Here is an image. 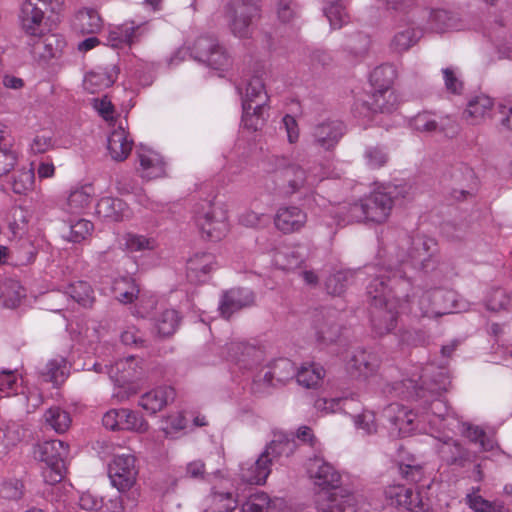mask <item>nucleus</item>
<instances>
[{"label": "nucleus", "instance_id": "4468645a", "mask_svg": "<svg viewBox=\"0 0 512 512\" xmlns=\"http://www.w3.org/2000/svg\"><path fill=\"white\" fill-rule=\"evenodd\" d=\"M383 416L390 422L391 434L395 436H409L417 427L416 414L413 410L398 403L388 405L383 411Z\"/></svg>", "mask_w": 512, "mask_h": 512}, {"label": "nucleus", "instance_id": "7c9ffc66", "mask_svg": "<svg viewBox=\"0 0 512 512\" xmlns=\"http://www.w3.org/2000/svg\"><path fill=\"white\" fill-rule=\"evenodd\" d=\"M146 31L144 24L126 22L110 30L108 42L112 47L118 48L122 45H132Z\"/></svg>", "mask_w": 512, "mask_h": 512}, {"label": "nucleus", "instance_id": "f03ea898", "mask_svg": "<svg viewBox=\"0 0 512 512\" xmlns=\"http://www.w3.org/2000/svg\"><path fill=\"white\" fill-rule=\"evenodd\" d=\"M411 187L406 184H388L373 189L359 202L342 208L340 222L384 224L388 221L395 202L406 198Z\"/></svg>", "mask_w": 512, "mask_h": 512}, {"label": "nucleus", "instance_id": "cd10ccee", "mask_svg": "<svg viewBox=\"0 0 512 512\" xmlns=\"http://www.w3.org/2000/svg\"><path fill=\"white\" fill-rule=\"evenodd\" d=\"M175 396L173 387L159 386L143 394L140 397L139 405L148 413L155 414L173 401Z\"/></svg>", "mask_w": 512, "mask_h": 512}, {"label": "nucleus", "instance_id": "69168bd1", "mask_svg": "<svg viewBox=\"0 0 512 512\" xmlns=\"http://www.w3.org/2000/svg\"><path fill=\"white\" fill-rule=\"evenodd\" d=\"M162 431L166 437H174V435L187 426V420L181 412L168 415L163 420Z\"/></svg>", "mask_w": 512, "mask_h": 512}, {"label": "nucleus", "instance_id": "e2e57ef3", "mask_svg": "<svg viewBox=\"0 0 512 512\" xmlns=\"http://www.w3.org/2000/svg\"><path fill=\"white\" fill-rule=\"evenodd\" d=\"M67 363L63 358L54 359L47 363L45 375L54 384H60L67 377Z\"/></svg>", "mask_w": 512, "mask_h": 512}, {"label": "nucleus", "instance_id": "7ed1b4c3", "mask_svg": "<svg viewBox=\"0 0 512 512\" xmlns=\"http://www.w3.org/2000/svg\"><path fill=\"white\" fill-rule=\"evenodd\" d=\"M293 449L294 442L288 439L271 441L255 461L241 464L240 478L249 484H264L271 473L273 462L281 456H289Z\"/></svg>", "mask_w": 512, "mask_h": 512}, {"label": "nucleus", "instance_id": "2eb2a0df", "mask_svg": "<svg viewBox=\"0 0 512 512\" xmlns=\"http://www.w3.org/2000/svg\"><path fill=\"white\" fill-rule=\"evenodd\" d=\"M314 504L318 512H354V498L343 494L342 489L318 490L314 495Z\"/></svg>", "mask_w": 512, "mask_h": 512}, {"label": "nucleus", "instance_id": "2f4dec72", "mask_svg": "<svg viewBox=\"0 0 512 512\" xmlns=\"http://www.w3.org/2000/svg\"><path fill=\"white\" fill-rule=\"evenodd\" d=\"M96 214L108 221L119 222L128 219L131 211L121 199L103 197L96 204Z\"/></svg>", "mask_w": 512, "mask_h": 512}, {"label": "nucleus", "instance_id": "bf43d9fd", "mask_svg": "<svg viewBox=\"0 0 512 512\" xmlns=\"http://www.w3.org/2000/svg\"><path fill=\"white\" fill-rule=\"evenodd\" d=\"M418 39L417 33L412 28H406L397 32L391 40V48L398 53L407 51Z\"/></svg>", "mask_w": 512, "mask_h": 512}, {"label": "nucleus", "instance_id": "864d4df0", "mask_svg": "<svg viewBox=\"0 0 512 512\" xmlns=\"http://www.w3.org/2000/svg\"><path fill=\"white\" fill-rule=\"evenodd\" d=\"M209 500L210 512H231L238 504L232 493L224 491H213Z\"/></svg>", "mask_w": 512, "mask_h": 512}, {"label": "nucleus", "instance_id": "6e6552de", "mask_svg": "<svg viewBox=\"0 0 512 512\" xmlns=\"http://www.w3.org/2000/svg\"><path fill=\"white\" fill-rule=\"evenodd\" d=\"M415 298V294H412ZM455 295L451 291L434 290L424 292L414 299L410 298L409 316L412 319L437 318L452 313Z\"/></svg>", "mask_w": 512, "mask_h": 512}, {"label": "nucleus", "instance_id": "9d476101", "mask_svg": "<svg viewBox=\"0 0 512 512\" xmlns=\"http://www.w3.org/2000/svg\"><path fill=\"white\" fill-rule=\"evenodd\" d=\"M93 367L97 373L106 371L111 380L119 385L140 379L145 371L142 359L135 356L120 359L111 366L95 363Z\"/></svg>", "mask_w": 512, "mask_h": 512}, {"label": "nucleus", "instance_id": "5701e85b", "mask_svg": "<svg viewBox=\"0 0 512 512\" xmlns=\"http://www.w3.org/2000/svg\"><path fill=\"white\" fill-rule=\"evenodd\" d=\"M94 196L95 189L92 184L75 186L68 192L61 208L69 214H81L90 207Z\"/></svg>", "mask_w": 512, "mask_h": 512}, {"label": "nucleus", "instance_id": "49530a36", "mask_svg": "<svg viewBox=\"0 0 512 512\" xmlns=\"http://www.w3.org/2000/svg\"><path fill=\"white\" fill-rule=\"evenodd\" d=\"M324 13L332 29H340L349 20L342 0H324Z\"/></svg>", "mask_w": 512, "mask_h": 512}, {"label": "nucleus", "instance_id": "f704fd0d", "mask_svg": "<svg viewBox=\"0 0 512 512\" xmlns=\"http://www.w3.org/2000/svg\"><path fill=\"white\" fill-rule=\"evenodd\" d=\"M493 107V100L487 95L480 94L469 100L464 114L470 124L477 125L491 115Z\"/></svg>", "mask_w": 512, "mask_h": 512}, {"label": "nucleus", "instance_id": "0eeeda50", "mask_svg": "<svg viewBox=\"0 0 512 512\" xmlns=\"http://www.w3.org/2000/svg\"><path fill=\"white\" fill-rule=\"evenodd\" d=\"M259 0H232L225 7V18L230 32L238 38L252 34L255 20L260 17Z\"/></svg>", "mask_w": 512, "mask_h": 512}, {"label": "nucleus", "instance_id": "f257e3e1", "mask_svg": "<svg viewBox=\"0 0 512 512\" xmlns=\"http://www.w3.org/2000/svg\"><path fill=\"white\" fill-rule=\"evenodd\" d=\"M381 270L368 284L367 294L371 299V326L377 336H384L397 325L399 313L409 316L411 281L405 272L395 270L386 276Z\"/></svg>", "mask_w": 512, "mask_h": 512}, {"label": "nucleus", "instance_id": "1a4fd4ad", "mask_svg": "<svg viewBox=\"0 0 512 512\" xmlns=\"http://www.w3.org/2000/svg\"><path fill=\"white\" fill-rule=\"evenodd\" d=\"M264 74L262 68H256L244 75L237 87L241 95L242 106H246L248 109L254 106L256 110L268 107L269 96L265 87Z\"/></svg>", "mask_w": 512, "mask_h": 512}, {"label": "nucleus", "instance_id": "a18cd8bd", "mask_svg": "<svg viewBox=\"0 0 512 512\" xmlns=\"http://www.w3.org/2000/svg\"><path fill=\"white\" fill-rule=\"evenodd\" d=\"M180 317L174 309H165L155 319V329L160 336L168 337L178 328Z\"/></svg>", "mask_w": 512, "mask_h": 512}, {"label": "nucleus", "instance_id": "6ab92c4d", "mask_svg": "<svg viewBox=\"0 0 512 512\" xmlns=\"http://www.w3.org/2000/svg\"><path fill=\"white\" fill-rule=\"evenodd\" d=\"M308 473L319 490L332 491L339 488L340 474L321 458L315 457L309 461Z\"/></svg>", "mask_w": 512, "mask_h": 512}, {"label": "nucleus", "instance_id": "4d7b16f0", "mask_svg": "<svg viewBox=\"0 0 512 512\" xmlns=\"http://www.w3.org/2000/svg\"><path fill=\"white\" fill-rule=\"evenodd\" d=\"M94 229L93 223L86 219H78L69 226V232L64 237L73 243H80L88 238Z\"/></svg>", "mask_w": 512, "mask_h": 512}, {"label": "nucleus", "instance_id": "4be33fe9", "mask_svg": "<svg viewBox=\"0 0 512 512\" xmlns=\"http://www.w3.org/2000/svg\"><path fill=\"white\" fill-rule=\"evenodd\" d=\"M385 497L391 505L403 507L411 512L423 510L424 503L418 492L403 485H391L385 489Z\"/></svg>", "mask_w": 512, "mask_h": 512}, {"label": "nucleus", "instance_id": "72a5a7b5", "mask_svg": "<svg viewBox=\"0 0 512 512\" xmlns=\"http://www.w3.org/2000/svg\"><path fill=\"white\" fill-rule=\"evenodd\" d=\"M253 302L254 297L251 291L232 289L223 296L219 309L223 317L228 319L234 312L250 306Z\"/></svg>", "mask_w": 512, "mask_h": 512}, {"label": "nucleus", "instance_id": "79ce46f5", "mask_svg": "<svg viewBox=\"0 0 512 512\" xmlns=\"http://www.w3.org/2000/svg\"><path fill=\"white\" fill-rule=\"evenodd\" d=\"M429 27L432 31L437 33L460 28L457 23V19L450 12L443 9L431 11L429 16Z\"/></svg>", "mask_w": 512, "mask_h": 512}, {"label": "nucleus", "instance_id": "338daca9", "mask_svg": "<svg viewBox=\"0 0 512 512\" xmlns=\"http://www.w3.org/2000/svg\"><path fill=\"white\" fill-rule=\"evenodd\" d=\"M364 159L369 168L378 169L387 163L388 155L382 148L378 146H371L366 148L364 152Z\"/></svg>", "mask_w": 512, "mask_h": 512}, {"label": "nucleus", "instance_id": "a19ab883", "mask_svg": "<svg viewBox=\"0 0 512 512\" xmlns=\"http://www.w3.org/2000/svg\"><path fill=\"white\" fill-rule=\"evenodd\" d=\"M148 422L137 412L121 408L118 430L145 433L148 431Z\"/></svg>", "mask_w": 512, "mask_h": 512}, {"label": "nucleus", "instance_id": "a211bd4d", "mask_svg": "<svg viewBox=\"0 0 512 512\" xmlns=\"http://www.w3.org/2000/svg\"><path fill=\"white\" fill-rule=\"evenodd\" d=\"M345 133V126L338 120H327L317 124L312 133L313 144L325 151L333 150Z\"/></svg>", "mask_w": 512, "mask_h": 512}, {"label": "nucleus", "instance_id": "412c9836", "mask_svg": "<svg viewBox=\"0 0 512 512\" xmlns=\"http://www.w3.org/2000/svg\"><path fill=\"white\" fill-rule=\"evenodd\" d=\"M119 69L115 64L99 66L85 75L83 86L89 93H98L111 87L118 78Z\"/></svg>", "mask_w": 512, "mask_h": 512}, {"label": "nucleus", "instance_id": "de8ad7c7", "mask_svg": "<svg viewBox=\"0 0 512 512\" xmlns=\"http://www.w3.org/2000/svg\"><path fill=\"white\" fill-rule=\"evenodd\" d=\"M397 96L392 89H374L371 109L375 112H391L396 108Z\"/></svg>", "mask_w": 512, "mask_h": 512}, {"label": "nucleus", "instance_id": "8fccbe9b", "mask_svg": "<svg viewBox=\"0 0 512 512\" xmlns=\"http://www.w3.org/2000/svg\"><path fill=\"white\" fill-rule=\"evenodd\" d=\"M316 340L323 344L334 342L340 334V327L332 319H318L314 324Z\"/></svg>", "mask_w": 512, "mask_h": 512}, {"label": "nucleus", "instance_id": "0e129e2a", "mask_svg": "<svg viewBox=\"0 0 512 512\" xmlns=\"http://www.w3.org/2000/svg\"><path fill=\"white\" fill-rule=\"evenodd\" d=\"M216 39L209 36L199 37L193 44L192 55L200 62H204L208 58L209 53L217 45Z\"/></svg>", "mask_w": 512, "mask_h": 512}, {"label": "nucleus", "instance_id": "13d9d810", "mask_svg": "<svg viewBox=\"0 0 512 512\" xmlns=\"http://www.w3.org/2000/svg\"><path fill=\"white\" fill-rule=\"evenodd\" d=\"M2 440L1 444L5 449H10L16 446L23 438V428L15 423L9 422L1 426Z\"/></svg>", "mask_w": 512, "mask_h": 512}, {"label": "nucleus", "instance_id": "5fc2aeb1", "mask_svg": "<svg viewBox=\"0 0 512 512\" xmlns=\"http://www.w3.org/2000/svg\"><path fill=\"white\" fill-rule=\"evenodd\" d=\"M395 76V69L391 65H381L372 71L370 82L374 89H391Z\"/></svg>", "mask_w": 512, "mask_h": 512}, {"label": "nucleus", "instance_id": "4c0bfd02", "mask_svg": "<svg viewBox=\"0 0 512 512\" xmlns=\"http://www.w3.org/2000/svg\"><path fill=\"white\" fill-rule=\"evenodd\" d=\"M325 376V370L320 364L305 363L298 369L296 380L299 385L306 388L318 387Z\"/></svg>", "mask_w": 512, "mask_h": 512}, {"label": "nucleus", "instance_id": "20e7f679", "mask_svg": "<svg viewBox=\"0 0 512 512\" xmlns=\"http://www.w3.org/2000/svg\"><path fill=\"white\" fill-rule=\"evenodd\" d=\"M62 4V0H24L18 16L23 33L31 38L44 36L47 30L46 14L57 13Z\"/></svg>", "mask_w": 512, "mask_h": 512}, {"label": "nucleus", "instance_id": "c9c22d12", "mask_svg": "<svg viewBox=\"0 0 512 512\" xmlns=\"http://www.w3.org/2000/svg\"><path fill=\"white\" fill-rule=\"evenodd\" d=\"M140 172L143 178L154 179L164 175L165 168L161 156L150 149L141 148L138 151Z\"/></svg>", "mask_w": 512, "mask_h": 512}, {"label": "nucleus", "instance_id": "052dcab7", "mask_svg": "<svg viewBox=\"0 0 512 512\" xmlns=\"http://www.w3.org/2000/svg\"><path fill=\"white\" fill-rule=\"evenodd\" d=\"M352 272L338 271L326 281V288L330 294L341 295L352 279Z\"/></svg>", "mask_w": 512, "mask_h": 512}, {"label": "nucleus", "instance_id": "ea45409f", "mask_svg": "<svg viewBox=\"0 0 512 512\" xmlns=\"http://www.w3.org/2000/svg\"><path fill=\"white\" fill-rule=\"evenodd\" d=\"M75 25L82 33L93 34L101 30L103 22L99 13L92 8H84L76 14Z\"/></svg>", "mask_w": 512, "mask_h": 512}, {"label": "nucleus", "instance_id": "c85d7f7f", "mask_svg": "<svg viewBox=\"0 0 512 512\" xmlns=\"http://www.w3.org/2000/svg\"><path fill=\"white\" fill-rule=\"evenodd\" d=\"M379 355L372 351H356L349 361V369L359 377L368 378L376 374L380 367Z\"/></svg>", "mask_w": 512, "mask_h": 512}, {"label": "nucleus", "instance_id": "bb28decb", "mask_svg": "<svg viewBox=\"0 0 512 512\" xmlns=\"http://www.w3.org/2000/svg\"><path fill=\"white\" fill-rule=\"evenodd\" d=\"M436 242L426 236H417L413 239L409 252L411 265L416 269H427L436 252Z\"/></svg>", "mask_w": 512, "mask_h": 512}, {"label": "nucleus", "instance_id": "393cba45", "mask_svg": "<svg viewBox=\"0 0 512 512\" xmlns=\"http://www.w3.org/2000/svg\"><path fill=\"white\" fill-rule=\"evenodd\" d=\"M133 140L120 123L113 128L107 140V149L111 158L115 161H124L131 153Z\"/></svg>", "mask_w": 512, "mask_h": 512}, {"label": "nucleus", "instance_id": "f3484780", "mask_svg": "<svg viewBox=\"0 0 512 512\" xmlns=\"http://www.w3.org/2000/svg\"><path fill=\"white\" fill-rule=\"evenodd\" d=\"M442 182L451 190L454 199L461 200L470 194L474 172L466 166L453 167L443 174Z\"/></svg>", "mask_w": 512, "mask_h": 512}, {"label": "nucleus", "instance_id": "e433bc0d", "mask_svg": "<svg viewBox=\"0 0 512 512\" xmlns=\"http://www.w3.org/2000/svg\"><path fill=\"white\" fill-rule=\"evenodd\" d=\"M282 505V499L272 500L266 493L260 492L249 497L242 505L241 512H277Z\"/></svg>", "mask_w": 512, "mask_h": 512}, {"label": "nucleus", "instance_id": "09e8293b", "mask_svg": "<svg viewBox=\"0 0 512 512\" xmlns=\"http://www.w3.org/2000/svg\"><path fill=\"white\" fill-rule=\"evenodd\" d=\"M44 420L57 433L67 431L71 424L69 413L58 406L49 408L44 414Z\"/></svg>", "mask_w": 512, "mask_h": 512}, {"label": "nucleus", "instance_id": "473e14b6", "mask_svg": "<svg viewBox=\"0 0 512 512\" xmlns=\"http://www.w3.org/2000/svg\"><path fill=\"white\" fill-rule=\"evenodd\" d=\"M441 459L449 465L465 466L470 461V453L458 441L446 437L439 439L437 447Z\"/></svg>", "mask_w": 512, "mask_h": 512}, {"label": "nucleus", "instance_id": "58836bf2", "mask_svg": "<svg viewBox=\"0 0 512 512\" xmlns=\"http://www.w3.org/2000/svg\"><path fill=\"white\" fill-rule=\"evenodd\" d=\"M273 261L282 270H294L305 261V256L299 248H285L274 254Z\"/></svg>", "mask_w": 512, "mask_h": 512}, {"label": "nucleus", "instance_id": "ddd939ff", "mask_svg": "<svg viewBox=\"0 0 512 512\" xmlns=\"http://www.w3.org/2000/svg\"><path fill=\"white\" fill-rule=\"evenodd\" d=\"M196 224L211 241H219L229 231L228 215L220 206H210L205 212L196 217Z\"/></svg>", "mask_w": 512, "mask_h": 512}, {"label": "nucleus", "instance_id": "f8f14e48", "mask_svg": "<svg viewBox=\"0 0 512 512\" xmlns=\"http://www.w3.org/2000/svg\"><path fill=\"white\" fill-rule=\"evenodd\" d=\"M296 369L293 362L282 358L276 360L264 374L257 375L254 380L255 392H266L267 388L284 385L296 377Z\"/></svg>", "mask_w": 512, "mask_h": 512}, {"label": "nucleus", "instance_id": "aec40b11", "mask_svg": "<svg viewBox=\"0 0 512 512\" xmlns=\"http://www.w3.org/2000/svg\"><path fill=\"white\" fill-rule=\"evenodd\" d=\"M276 177L281 180L278 189L284 195H292L307 184H311L305 170L296 163L288 164L276 172Z\"/></svg>", "mask_w": 512, "mask_h": 512}, {"label": "nucleus", "instance_id": "c756f323", "mask_svg": "<svg viewBox=\"0 0 512 512\" xmlns=\"http://www.w3.org/2000/svg\"><path fill=\"white\" fill-rule=\"evenodd\" d=\"M228 355L241 368L251 369L262 360V351L243 342H232L228 346Z\"/></svg>", "mask_w": 512, "mask_h": 512}, {"label": "nucleus", "instance_id": "9b49d317", "mask_svg": "<svg viewBox=\"0 0 512 512\" xmlns=\"http://www.w3.org/2000/svg\"><path fill=\"white\" fill-rule=\"evenodd\" d=\"M109 478L112 485L120 493L131 490L136 483L137 469L135 466V457L131 454H122L114 457L109 464Z\"/></svg>", "mask_w": 512, "mask_h": 512}, {"label": "nucleus", "instance_id": "39448f33", "mask_svg": "<svg viewBox=\"0 0 512 512\" xmlns=\"http://www.w3.org/2000/svg\"><path fill=\"white\" fill-rule=\"evenodd\" d=\"M67 453L68 446L61 440L44 441L34 446L33 456L44 464L42 476L46 483L54 485L63 479Z\"/></svg>", "mask_w": 512, "mask_h": 512}, {"label": "nucleus", "instance_id": "3c124183", "mask_svg": "<svg viewBox=\"0 0 512 512\" xmlns=\"http://www.w3.org/2000/svg\"><path fill=\"white\" fill-rule=\"evenodd\" d=\"M66 293L83 307H91L95 300L92 287L85 281L70 284Z\"/></svg>", "mask_w": 512, "mask_h": 512}, {"label": "nucleus", "instance_id": "423d86ee", "mask_svg": "<svg viewBox=\"0 0 512 512\" xmlns=\"http://www.w3.org/2000/svg\"><path fill=\"white\" fill-rule=\"evenodd\" d=\"M426 381H423L422 386L414 385L412 380H407L404 386L412 391H409V397L420 400L423 403V412L421 418L427 419L431 425H438L445 420L449 415V407L440 397L445 387L440 384H433L431 387H426Z\"/></svg>", "mask_w": 512, "mask_h": 512}, {"label": "nucleus", "instance_id": "6e6d98bb", "mask_svg": "<svg viewBox=\"0 0 512 512\" xmlns=\"http://www.w3.org/2000/svg\"><path fill=\"white\" fill-rule=\"evenodd\" d=\"M117 300L123 304L133 302L139 294V288L137 284L128 278L117 280L113 287Z\"/></svg>", "mask_w": 512, "mask_h": 512}, {"label": "nucleus", "instance_id": "37998d69", "mask_svg": "<svg viewBox=\"0 0 512 512\" xmlns=\"http://www.w3.org/2000/svg\"><path fill=\"white\" fill-rule=\"evenodd\" d=\"M122 245L129 252H144L156 249L157 241L152 237L129 232L123 235Z\"/></svg>", "mask_w": 512, "mask_h": 512}, {"label": "nucleus", "instance_id": "680f3d73", "mask_svg": "<svg viewBox=\"0 0 512 512\" xmlns=\"http://www.w3.org/2000/svg\"><path fill=\"white\" fill-rule=\"evenodd\" d=\"M243 114H242V123L245 128L251 131H257L264 124V110L265 109H255L254 106L249 107L242 106Z\"/></svg>", "mask_w": 512, "mask_h": 512}, {"label": "nucleus", "instance_id": "603ef678", "mask_svg": "<svg viewBox=\"0 0 512 512\" xmlns=\"http://www.w3.org/2000/svg\"><path fill=\"white\" fill-rule=\"evenodd\" d=\"M463 434L471 442L479 443L483 451H492L497 446L495 439L485 433L483 429L471 424H463Z\"/></svg>", "mask_w": 512, "mask_h": 512}, {"label": "nucleus", "instance_id": "a878e982", "mask_svg": "<svg viewBox=\"0 0 512 512\" xmlns=\"http://www.w3.org/2000/svg\"><path fill=\"white\" fill-rule=\"evenodd\" d=\"M36 39L31 46V52L45 61L61 56L66 47L65 39L59 34L44 35Z\"/></svg>", "mask_w": 512, "mask_h": 512}, {"label": "nucleus", "instance_id": "c03bdc74", "mask_svg": "<svg viewBox=\"0 0 512 512\" xmlns=\"http://www.w3.org/2000/svg\"><path fill=\"white\" fill-rule=\"evenodd\" d=\"M479 488H473L472 492L466 495V504L475 512H502L504 503L499 500L488 501L478 494Z\"/></svg>", "mask_w": 512, "mask_h": 512}, {"label": "nucleus", "instance_id": "b1692460", "mask_svg": "<svg viewBox=\"0 0 512 512\" xmlns=\"http://www.w3.org/2000/svg\"><path fill=\"white\" fill-rule=\"evenodd\" d=\"M216 268V258L212 253L197 252L187 261V277L191 282H202Z\"/></svg>", "mask_w": 512, "mask_h": 512}, {"label": "nucleus", "instance_id": "dca6fc26", "mask_svg": "<svg viewBox=\"0 0 512 512\" xmlns=\"http://www.w3.org/2000/svg\"><path fill=\"white\" fill-rule=\"evenodd\" d=\"M308 220L307 213L299 206H280L274 215V225L283 234H292L301 231Z\"/></svg>", "mask_w": 512, "mask_h": 512}, {"label": "nucleus", "instance_id": "774afa93", "mask_svg": "<svg viewBox=\"0 0 512 512\" xmlns=\"http://www.w3.org/2000/svg\"><path fill=\"white\" fill-rule=\"evenodd\" d=\"M24 494V485L18 479H9L2 483L0 496L8 500H19Z\"/></svg>", "mask_w": 512, "mask_h": 512}]
</instances>
